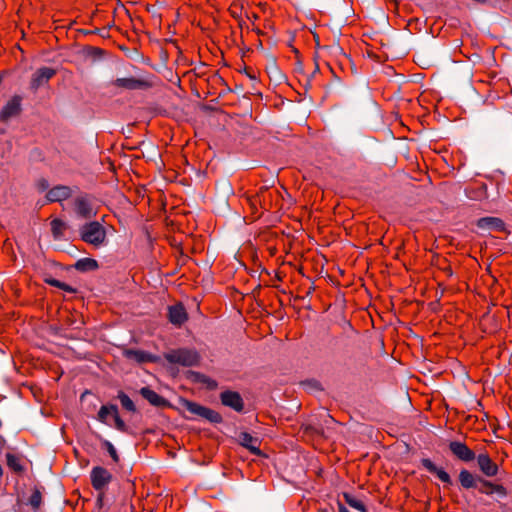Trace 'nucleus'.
Segmentation results:
<instances>
[{"instance_id":"nucleus-1","label":"nucleus","mask_w":512,"mask_h":512,"mask_svg":"<svg viewBox=\"0 0 512 512\" xmlns=\"http://www.w3.org/2000/svg\"><path fill=\"white\" fill-rule=\"evenodd\" d=\"M81 239L95 247H101L107 242V233L102 224L98 221L85 223L79 230Z\"/></svg>"},{"instance_id":"nucleus-2","label":"nucleus","mask_w":512,"mask_h":512,"mask_svg":"<svg viewBox=\"0 0 512 512\" xmlns=\"http://www.w3.org/2000/svg\"><path fill=\"white\" fill-rule=\"evenodd\" d=\"M164 358L171 364H179L185 367L198 365L200 356L194 349L179 348L168 351Z\"/></svg>"},{"instance_id":"nucleus-3","label":"nucleus","mask_w":512,"mask_h":512,"mask_svg":"<svg viewBox=\"0 0 512 512\" xmlns=\"http://www.w3.org/2000/svg\"><path fill=\"white\" fill-rule=\"evenodd\" d=\"M180 403L182 408L196 417L206 419L211 423H220L222 421L221 415L210 408L187 399H182Z\"/></svg>"},{"instance_id":"nucleus-4","label":"nucleus","mask_w":512,"mask_h":512,"mask_svg":"<svg viewBox=\"0 0 512 512\" xmlns=\"http://www.w3.org/2000/svg\"><path fill=\"white\" fill-rule=\"evenodd\" d=\"M114 421V427L120 432L127 431V425L119 415L118 407L114 404L102 405L97 414V420L105 425L111 426L108 418Z\"/></svg>"},{"instance_id":"nucleus-5","label":"nucleus","mask_w":512,"mask_h":512,"mask_svg":"<svg viewBox=\"0 0 512 512\" xmlns=\"http://www.w3.org/2000/svg\"><path fill=\"white\" fill-rule=\"evenodd\" d=\"M56 75V70L51 67H40L31 76L30 89L37 91L39 88L48 84L51 78Z\"/></svg>"},{"instance_id":"nucleus-6","label":"nucleus","mask_w":512,"mask_h":512,"mask_svg":"<svg viewBox=\"0 0 512 512\" xmlns=\"http://www.w3.org/2000/svg\"><path fill=\"white\" fill-rule=\"evenodd\" d=\"M91 484L97 491H102L111 481L112 474L101 466L94 467L90 474Z\"/></svg>"},{"instance_id":"nucleus-7","label":"nucleus","mask_w":512,"mask_h":512,"mask_svg":"<svg viewBox=\"0 0 512 512\" xmlns=\"http://www.w3.org/2000/svg\"><path fill=\"white\" fill-rule=\"evenodd\" d=\"M74 206L76 213L82 218L89 219L97 214V211L93 207L91 198L87 195L76 197L74 200Z\"/></svg>"},{"instance_id":"nucleus-8","label":"nucleus","mask_w":512,"mask_h":512,"mask_svg":"<svg viewBox=\"0 0 512 512\" xmlns=\"http://www.w3.org/2000/svg\"><path fill=\"white\" fill-rule=\"evenodd\" d=\"M449 449L452 454L464 462H470L476 458L473 450H471L465 443L460 441H451Z\"/></svg>"},{"instance_id":"nucleus-9","label":"nucleus","mask_w":512,"mask_h":512,"mask_svg":"<svg viewBox=\"0 0 512 512\" xmlns=\"http://www.w3.org/2000/svg\"><path fill=\"white\" fill-rule=\"evenodd\" d=\"M22 97L14 95L2 108L0 112V119L7 121L8 119L17 116L21 112Z\"/></svg>"},{"instance_id":"nucleus-10","label":"nucleus","mask_w":512,"mask_h":512,"mask_svg":"<svg viewBox=\"0 0 512 512\" xmlns=\"http://www.w3.org/2000/svg\"><path fill=\"white\" fill-rule=\"evenodd\" d=\"M221 402L224 406L230 407L237 412H241L244 403L241 395L234 391H224L220 395Z\"/></svg>"},{"instance_id":"nucleus-11","label":"nucleus","mask_w":512,"mask_h":512,"mask_svg":"<svg viewBox=\"0 0 512 512\" xmlns=\"http://www.w3.org/2000/svg\"><path fill=\"white\" fill-rule=\"evenodd\" d=\"M477 463L480 471L487 477H494L498 473V465L490 458L488 454H479Z\"/></svg>"},{"instance_id":"nucleus-12","label":"nucleus","mask_w":512,"mask_h":512,"mask_svg":"<svg viewBox=\"0 0 512 512\" xmlns=\"http://www.w3.org/2000/svg\"><path fill=\"white\" fill-rule=\"evenodd\" d=\"M478 480L481 484V487L479 488L480 493L486 495H492L495 493L502 498L507 496V490L503 485L495 484L481 477H479Z\"/></svg>"},{"instance_id":"nucleus-13","label":"nucleus","mask_w":512,"mask_h":512,"mask_svg":"<svg viewBox=\"0 0 512 512\" xmlns=\"http://www.w3.org/2000/svg\"><path fill=\"white\" fill-rule=\"evenodd\" d=\"M72 195V189L69 186L58 185L47 192V199L50 202H61Z\"/></svg>"},{"instance_id":"nucleus-14","label":"nucleus","mask_w":512,"mask_h":512,"mask_svg":"<svg viewBox=\"0 0 512 512\" xmlns=\"http://www.w3.org/2000/svg\"><path fill=\"white\" fill-rule=\"evenodd\" d=\"M477 227L486 231H502L504 222L497 217H483L477 221Z\"/></svg>"},{"instance_id":"nucleus-15","label":"nucleus","mask_w":512,"mask_h":512,"mask_svg":"<svg viewBox=\"0 0 512 512\" xmlns=\"http://www.w3.org/2000/svg\"><path fill=\"white\" fill-rule=\"evenodd\" d=\"M421 464L427 471H429L430 473L436 474V476L443 483H446V484L452 483L450 475L442 468H438L430 459H428V458L422 459Z\"/></svg>"},{"instance_id":"nucleus-16","label":"nucleus","mask_w":512,"mask_h":512,"mask_svg":"<svg viewBox=\"0 0 512 512\" xmlns=\"http://www.w3.org/2000/svg\"><path fill=\"white\" fill-rule=\"evenodd\" d=\"M238 441L243 447L247 448L253 454L259 455L261 453L259 449L258 438L253 437L251 434L247 432H241L238 435Z\"/></svg>"},{"instance_id":"nucleus-17","label":"nucleus","mask_w":512,"mask_h":512,"mask_svg":"<svg viewBox=\"0 0 512 512\" xmlns=\"http://www.w3.org/2000/svg\"><path fill=\"white\" fill-rule=\"evenodd\" d=\"M168 316L170 322L175 325H181L187 320V313L181 304L169 307Z\"/></svg>"},{"instance_id":"nucleus-18","label":"nucleus","mask_w":512,"mask_h":512,"mask_svg":"<svg viewBox=\"0 0 512 512\" xmlns=\"http://www.w3.org/2000/svg\"><path fill=\"white\" fill-rule=\"evenodd\" d=\"M124 355L126 358L134 360L137 363H147L155 360V357L152 354L137 349H127L125 350Z\"/></svg>"},{"instance_id":"nucleus-19","label":"nucleus","mask_w":512,"mask_h":512,"mask_svg":"<svg viewBox=\"0 0 512 512\" xmlns=\"http://www.w3.org/2000/svg\"><path fill=\"white\" fill-rule=\"evenodd\" d=\"M140 394L153 406H162L166 403L165 399L161 397L154 390L149 387H143L140 389Z\"/></svg>"},{"instance_id":"nucleus-20","label":"nucleus","mask_w":512,"mask_h":512,"mask_svg":"<svg viewBox=\"0 0 512 512\" xmlns=\"http://www.w3.org/2000/svg\"><path fill=\"white\" fill-rule=\"evenodd\" d=\"M459 482L465 489H471L477 487L478 478H476L471 472L463 469L459 473Z\"/></svg>"},{"instance_id":"nucleus-21","label":"nucleus","mask_w":512,"mask_h":512,"mask_svg":"<svg viewBox=\"0 0 512 512\" xmlns=\"http://www.w3.org/2000/svg\"><path fill=\"white\" fill-rule=\"evenodd\" d=\"M118 87L126 88L129 90L139 89L144 85V82L135 78H118L115 81Z\"/></svg>"},{"instance_id":"nucleus-22","label":"nucleus","mask_w":512,"mask_h":512,"mask_svg":"<svg viewBox=\"0 0 512 512\" xmlns=\"http://www.w3.org/2000/svg\"><path fill=\"white\" fill-rule=\"evenodd\" d=\"M75 269L81 272L92 271L98 268V263L92 258H81L75 265Z\"/></svg>"},{"instance_id":"nucleus-23","label":"nucleus","mask_w":512,"mask_h":512,"mask_svg":"<svg viewBox=\"0 0 512 512\" xmlns=\"http://www.w3.org/2000/svg\"><path fill=\"white\" fill-rule=\"evenodd\" d=\"M343 499L345 503L348 504L351 508L356 509L360 512H365V505L363 504V502L360 499L353 496L352 494L344 493Z\"/></svg>"},{"instance_id":"nucleus-24","label":"nucleus","mask_w":512,"mask_h":512,"mask_svg":"<svg viewBox=\"0 0 512 512\" xmlns=\"http://www.w3.org/2000/svg\"><path fill=\"white\" fill-rule=\"evenodd\" d=\"M66 223L60 219H54L51 221V231L55 239L63 237L66 230Z\"/></svg>"},{"instance_id":"nucleus-25","label":"nucleus","mask_w":512,"mask_h":512,"mask_svg":"<svg viewBox=\"0 0 512 512\" xmlns=\"http://www.w3.org/2000/svg\"><path fill=\"white\" fill-rule=\"evenodd\" d=\"M7 465L10 469L15 472H21L23 470V466L20 463V458L12 453L6 454Z\"/></svg>"},{"instance_id":"nucleus-26","label":"nucleus","mask_w":512,"mask_h":512,"mask_svg":"<svg viewBox=\"0 0 512 512\" xmlns=\"http://www.w3.org/2000/svg\"><path fill=\"white\" fill-rule=\"evenodd\" d=\"M118 399L122 405V407L124 409H126L127 411L129 412H135L136 411V406L134 404V402L131 400V398L125 394L124 392L120 391L118 393Z\"/></svg>"},{"instance_id":"nucleus-27","label":"nucleus","mask_w":512,"mask_h":512,"mask_svg":"<svg viewBox=\"0 0 512 512\" xmlns=\"http://www.w3.org/2000/svg\"><path fill=\"white\" fill-rule=\"evenodd\" d=\"M42 503V495L39 490H34L29 498V504L34 510H37Z\"/></svg>"},{"instance_id":"nucleus-28","label":"nucleus","mask_w":512,"mask_h":512,"mask_svg":"<svg viewBox=\"0 0 512 512\" xmlns=\"http://www.w3.org/2000/svg\"><path fill=\"white\" fill-rule=\"evenodd\" d=\"M48 283L50 285L54 286V287H57L59 289H62L64 291H67V292H70V293L75 291L71 286H69L68 284H66L64 282H61V281H59L57 279H51V280L48 281Z\"/></svg>"},{"instance_id":"nucleus-29","label":"nucleus","mask_w":512,"mask_h":512,"mask_svg":"<svg viewBox=\"0 0 512 512\" xmlns=\"http://www.w3.org/2000/svg\"><path fill=\"white\" fill-rule=\"evenodd\" d=\"M105 446L107 448L108 453L112 457V459L115 462H117L118 461V454H117V451H116L115 447L113 446V444L111 442H109V441H105Z\"/></svg>"},{"instance_id":"nucleus-30","label":"nucleus","mask_w":512,"mask_h":512,"mask_svg":"<svg viewBox=\"0 0 512 512\" xmlns=\"http://www.w3.org/2000/svg\"><path fill=\"white\" fill-rule=\"evenodd\" d=\"M305 386L311 388V389H316V390H319L320 389V385L318 382L316 381H312V382H307V383H304Z\"/></svg>"},{"instance_id":"nucleus-31","label":"nucleus","mask_w":512,"mask_h":512,"mask_svg":"<svg viewBox=\"0 0 512 512\" xmlns=\"http://www.w3.org/2000/svg\"><path fill=\"white\" fill-rule=\"evenodd\" d=\"M338 511L339 512H350L348 508L345 507V505L339 501L338 502Z\"/></svg>"}]
</instances>
